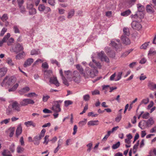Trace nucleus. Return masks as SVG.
<instances>
[{"mask_svg": "<svg viewBox=\"0 0 156 156\" xmlns=\"http://www.w3.org/2000/svg\"><path fill=\"white\" fill-rule=\"evenodd\" d=\"M16 81V78L12 76L9 78V77L7 76L3 80L1 85L2 87H6L12 85Z\"/></svg>", "mask_w": 156, "mask_h": 156, "instance_id": "obj_1", "label": "nucleus"}, {"mask_svg": "<svg viewBox=\"0 0 156 156\" xmlns=\"http://www.w3.org/2000/svg\"><path fill=\"white\" fill-rule=\"evenodd\" d=\"M62 100H58L54 102V104L51 108V109L55 113H58L61 111L60 106L62 103Z\"/></svg>", "mask_w": 156, "mask_h": 156, "instance_id": "obj_2", "label": "nucleus"}, {"mask_svg": "<svg viewBox=\"0 0 156 156\" xmlns=\"http://www.w3.org/2000/svg\"><path fill=\"white\" fill-rule=\"evenodd\" d=\"M72 80L75 82L78 83L80 81L81 76L80 73L76 70L73 71L72 74Z\"/></svg>", "mask_w": 156, "mask_h": 156, "instance_id": "obj_3", "label": "nucleus"}, {"mask_svg": "<svg viewBox=\"0 0 156 156\" xmlns=\"http://www.w3.org/2000/svg\"><path fill=\"white\" fill-rule=\"evenodd\" d=\"M23 46L22 44L19 43H16L15 44L14 46L12 47V51L17 54L23 51Z\"/></svg>", "mask_w": 156, "mask_h": 156, "instance_id": "obj_4", "label": "nucleus"}, {"mask_svg": "<svg viewBox=\"0 0 156 156\" xmlns=\"http://www.w3.org/2000/svg\"><path fill=\"white\" fill-rule=\"evenodd\" d=\"M98 56L102 61L108 63L110 62L108 58L105 54L104 51H101L98 54Z\"/></svg>", "mask_w": 156, "mask_h": 156, "instance_id": "obj_5", "label": "nucleus"}, {"mask_svg": "<svg viewBox=\"0 0 156 156\" xmlns=\"http://www.w3.org/2000/svg\"><path fill=\"white\" fill-rule=\"evenodd\" d=\"M34 103V101L31 99H24L20 102V105L21 106H25L29 104L33 105Z\"/></svg>", "mask_w": 156, "mask_h": 156, "instance_id": "obj_6", "label": "nucleus"}, {"mask_svg": "<svg viewBox=\"0 0 156 156\" xmlns=\"http://www.w3.org/2000/svg\"><path fill=\"white\" fill-rule=\"evenodd\" d=\"M132 28L134 30H139L140 29L142 26L141 24L136 20H133L131 23Z\"/></svg>", "mask_w": 156, "mask_h": 156, "instance_id": "obj_7", "label": "nucleus"}, {"mask_svg": "<svg viewBox=\"0 0 156 156\" xmlns=\"http://www.w3.org/2000/svg\"><path fill=\"white\" fill-rule=\"evenodd\" d=\"M120 40L118 39L117 40H113L111 41V43L110 44V45L113 47L116 50L121 47L120 44Z\"/></svg>", "mask_w": 156, "mask_h": 156, "instance_id": "obj_8", "label": "nucleus"}, {"mask_svg": "<svg viewBox=\"0 0 156 156\" xmlns=\"http://www.w3.org/2000/svg\"><path fill=\"white\" fill-rule=\"evenodd\" d=\"M130 16L133 21V20H138V19L141 20L144 18V14L143 13H141V14H140L137 12L135 15H133L132 14Z\"/></svg>", "mask_w": 156, "mask_h": 156, "instance_id": "obj_9", "label": "nucleus"}, {"mask_svg": "<svg viewBox=\"0 0 156 156\" xmlns=\"http://www.w3.org/2000/svg\"><path fill=\"white\" fill-rule=\"evenodd\" d=\"M20 105H21L20 104H19L16 101L13 102L12 105V108L13 110L17 112H19L20 111Z\"/></svg>", "mask_w": 156, "mask_h": 156, "instance_id": "obj_10", "label": "nucleus"}, {"mask_svg": "<svg viewBox=\"0 0 156 156\" xmlns=\"http://www.w3.org/2000/svg\"><path fill=\"white\" fill-rule=\"evenodd\" d=\"M76 69L79 71L80 74L83 75L85 79L87 78V76L86 75V73L84 72L83 69L81 66L79 64H77L76 65Z\"/></svg>", "mask_w": 156, "mask_h": 156, "instance_id": "obj_11", "label": "nucleus"}, {"mask_svg": "<svg viewBox=\"0 0 156 156\" xmlns=\"http://www.w3.org/2000/svg\"><path fill=\"white\" fill-rule=\"evenodd\" d=\"M128 37V36L122 35L121 37V40L126 45H129L130 44V41Z\"/></svg>", "mask_w": 156, "mask_h": 156, "instance_id": "obj_12", "label": "nucleus"}, {"mask_svg": "<svg viewBox=\"0 0 156 156\" xmlns=\"http://www.w3.org/2000/svg\"><path fill=\"white\" fill-rule=\"evenodd\" d=\"M49 82L51 83L55 84L56 87H58L59 86V83L57 80L56 77H50Z\"/></svg>", "mask_w": 156, "mask_h": 156, "instance_id": "obj_13", "label": "nucleus"}, {"mask_svg": "<svg viewBox=\"0 0 156 156\" xmlns=\"http://www.w3.org/2000/svg\"><path fill=\"white\" fill-rule=\"evenodd\" d=\"M143 121L145 122V125L148 127L151 126L154 123V121L152 118H150L147 121L144 120Z\"/></svg>", "mask_w": 156, "mask_h": 156, "instance_id": "obj_14", "label": "nucleus"}, {"mask_svg": "<svg viewBox=\"0 0 156 156\" xmlns=\"http://www.w3.org/2000/svg\"><path fill=\"white\" fill-rule=\"evenodd\" d=\"M137 13L141 14V13H143V12L145 10V7L143 5L139 3L137 4Z\"/></svg>", "mask_w": 156, "mask_h": 156, "instance_id": "obj_15", "label": "nucleus"}, {"mask_svg": "<svg viewBox=\"0 0 156 156\" xmlns=\"http://www.w3.org/2000/svg\"><path fill=\"white\" fill-rule=\"evenodd\" d=\"M10 36V34L9 33H7L6 35L3 38L2 40L0 41V47L2 46L4 42H6L8 38Z\"/></svg>", "mask_w": 156, "mask_h": 156, "instance_id": "obj_16", "label": "nucleus"}, {"mask_svg": "<svg viewBox=\"0 0 156 156\" xmlns=\"http://www.w3.org/2000/svg\"><path fill=\"white\" fill-rule=\"evenodd\" d=\"M34 59L32 58H29L27 59L24 62L23 64V66L26 68L30 66L31 63L34 62Z\"/></svg>", "mask_w": 156, "mask_h": 156, "instance_id": "obj_17", "label": "nucleus"}, {"mask_svg": "<svg viewBox=\"0 0 156 156\" xmlns=\"http://www.w3.org/2000/svg\"><path fill=\"white\" fill-rule=\"evenodd\" d=\"M92 61L93 62V63L90 62L89 65L90 66L93 68V69L96 68V67L95 66H100V63L99 62H97L95 60L93 59H92Z\"/></svg>", "mask_w": 156, "mask_h": 156, "instance_id": "obj_18", "label": "nucleus"}, {"mask_svg": "<svg viewBox=\"0 0 156 156\" xmlns=\"http://www.w3.org/2000/svg\"><path fill=\"white\" fill-rule=\"evenodd\" d=\"M22 127L21 124H19L17 127L16 131V135L18 137L22 133Z\"/></svg>", "mask_w": 156, "mask_h": 156, "instance_id": "obj_19", "label": "nucleus"}, {"mask_svg": "<svg viewBox=\"0 0 156 156\" xmlns=\"http://www.w3.org/2000/svg\"><path fill=\"white\" fill-rule=\"evenodd\" d=\"M98 73V71L96 68H94L91 70L90 72V77H93L94 76L96 75Z\"/></svg>", "mask_w": 156, "mask_h": 156, "instance_id": "obj_20", "label": "nucleus"}, {"mask_svg": "<svg viewBox=\"0 0 156 156\" xmlns=\"http://www.w3.org/2000/svg\"><path fill=\"white\" fill-rule=\"evenodd\" d=\"M7 71V68L4 67L0 69V77L4 76L6 73Z\"/></svg>", "mask_w": 156, "mask_h": 156, "instance_id": "obj_21", "label": "nucleus"}, {"mask_svg": "<svg viewBox=\"0 0 156 156\" xmlns=\"http://www.w3.org/2000/svg\"><path fill=\"white\" fill-rule=\"evenodd\" d=\"M148 86L150 89L152 90H154L155 89H156V84L151 81L149 82Z\"/></svg>", "mask_w": 156, "mask_h": 156, "instance_id": "obj_22", "label": "nucleus"}, {"mask_svg": "<svg viewBox=\"0 0 156 156\" xmlns=\"http://www.w3.org/2000/svg\"><path fill=\"white\" fill-rule=\"evenodd\" d=\"M74 9H71L68 13L67 18L68 19L71 18L74 15Z\"/></svg>", "mask_w": 156, "mask_h": 156, "instance_id": "obj_23", "label": "nucleus"}, {"mask_svg": "<svg viewBox=\"0 0 156 156\" xmlns=\"http://www.w3.org/2000/svg\"><path fill=\"white\" fill-rule=\"evenodd\" d=\"M41 140V139H40L38 136H36L34 137L33 142H34V144L35 145H38L40 144Z\"/></svg>", "mask_w": 156, "mask_h": 156, "instance_id": "obj_24", "label": "nucleus"}, {"mask_svg": "<svg viewBox=\"0 0 156 156\" xmlns=\"http://www.w3.org/2000/svg\"><path fill=\"white\" fill-rule=\"evenodd\" d=\"M131 13V10L129 9L125 11L122 12L121 13V15L122 16L126 17L129 15Z\"/></svg>", "mask_w": 156, "mask_h": 156, "instance_id": "obj_25", "label": "nucleus"}, {"mask_svg": "<svg viewBox=\"0 0 156 156\" xmlns=\"http://www.w3.org/2000/svg\"><path fill=\"white\" fill-rule=\"evenodd\" d=\"M123 34L122 35L125 36H129L130 35V33L129 29L127 28L124 27L123 29Z\"/></svg>", "mask_w": 156, "mask_h": 156, "instance_id": "obj_26", "label": "nucleus"}, {"mask_svg": "<svg viewBox=\"0 0 156 156\" xmlns=\"http://www.w3.org/2000/svg\"><path fill=\"white\" fill-rule=\"evenodd\" d=\"M2 154L3 156H12V155L10 154V152L7 150H4L2 152Z\"/></svg>", "mask_w": 156, "mask_h": 156, "instance_id": "obj_27", "label": "nucleus"}, {"mask_svg": "<svg viewBox=\"0 0 156 156\" xmlns=\"http://www.w3.org/2000/svg\"><path fill=\"white\" fill-rule=\"evenodd\" d=\"M99 124V121L98 120L94 121H91L88 122V125L90 126L98 125Z\"/></svg>", "mask_w": 156, "mask_h": 156, "instance_id": "obj_28", "label": "nucleus"}, {"mask_svg": "<svg viewBox=\"0 0 156 156\" xmlns=\"http://www.w3.org/2000/svg\"><path fill=\"white\" fill-rule=\"evenodd\" d=\"M19 26L16 25H14L13 26V30L15 34L20 33V30H19Z\"/></svg>", "mask_w": 156, "mask_h": 156, "instance_id": "obj_29", "label": "nucleus"}, {"mask_svg": "<svg viewBox=\"0 0 156 156\" xmlns=\"http://www.w3.org/2000/svg\"><path fill=\"white\" fill-rule=\"evenodd\" d=\"M24 124L27 127L30 126H32L34 127L36 126V124L34 123L32 121H28L25 122L24 123Z\"/></svg>", "mask_w": 156, "mask_h": 156, "instance_id": "obj_30", "label": "nucleus"}, {"mask_svg": "<svg viewBox=\"0 0 156 156\" xmlns=\"http://www.w3.org/2000/svg\"><path fill=\"white\" fill-rule=\"evenodd\" d=\"M24 55V52L23 51L22 52L18 54L16 56V59H20L22 58Z\"/></svg>", "mask_w": 156, "mask_h": 156, "instance_id": "obj_31", "label": "nucleus"}, {"mask_svg": "<svg viewBox=\"0 0 156 156\" xmlns=\"http://www.w3.org/2000/svg\"><path fill=\"white\" fill-rule=\"evenodd\" d=\"M26 96L29 98H33L34 97H36L37 96V95L34 92L30 93L27 94L25 95Z\"/></svg>", "mask_w": 156, "mask_h": 156, "instance_id": "obj_32", "label": "nucleus"}, {"mask_svg": "<svg viewBox=\"0 0 156 156\" xmlns=\"http://www.w3.org/2000/svg\"><path fill=\"white\" fill-rule=\"evenodd\" d=\"M40 53V52L39 50L33 49L30 52L31 55H37Z\"/></svg>", "mask_w": 156, "mask_h": 156, "instance_id": "obj_33", "label": "nucleus"}, {"mask_svg": "<svg viewBox=\"0 0 156 156\" xmlns=\"http://www.w3.org/2000/svg\"><path fill=\"white\" fill-rule=\"evenodd\" d=\"M8 130L10 132L9 136L10 137H11L13 136L14 134L15 128L14 127H10L9 129Z\"/></svg>", "mask_w": 156, "mask_h": 156, "instance_id": "obj_34", "label": "nucleus"}, {"mask_svg": "<svg viewBox=\"0 0 156 156\" xmlns=\"http://www.w3.org/2000/svg\"><path fill=\"white\" fill-rule=\"evenodd\" d=\"M8 19V17L6 14H4L2 17L0 16V19L3 22L6 21Z\"/></svg>", "mask_w": 156, "mask_h": 156, "instance_id": "obj_35", "label": "nucleus"}, {"mask_svg": "<svg viewBox=\"0 0 156 156\" xmlns=\"http://www.w3.org/2000/svg\"><path fill=\"white\" fill-rule=\"evenodd\" d=\"M29 90L30 88H29V87H26L21 89L20 91V93H25L29 91Z\"/></svg>", "mask_w": 156, "mask_h": 156, "instance_id": "obj_36", "label": "nucleus"}, {"mask_svg": "<svg viewBox=\"0 0 156 156\" xmlns=\"http://www.w3.org/2000/svg\"><path fill=\"white\" fill-rule=\"evenodd\" d=\"M45 9V6L43 4H41L39 5L38 9L40 12H43Z\"/></svg>", "mask_w": 156, "mask_h": 156, "instance_id": "obj_37", "label": "nucleus"}, {"mask_svg": "<svg viewBox=\"0 0 156 156\" xmlns=\"http://www.w3.org/2000/svg\"><path fill=\"white\" fill-rule=\"evenodd\" d=\"M24 150V148L20 146H18L16 148L17 152L18 153H22Z\"/></svg>", "mask_w": 156, "mask_h": 156, "instance_id": "obj_38", "label": "nucleus"}, {"mask_svg": "<svg viewBox=\"0 0 156 156\" xmlns=\"http://www.w3.org/2000/svg\"><path fill=\"white\" fill-rule=\"evenodd\" d=\"M87 122V119H84L83 120L79 122V124L80 126H82L85 125Z\"/></svg>", "mask_w": 156, "mask_h": 156, "instance_id": "obj_39", "label": "nucleus"}, {"mask_svg": "<svg viewBox=\"0 0 156 156\" xmlns=\"http://www.w3.org/2000/svg\"><path fill=\"white\" fill-rule=\"evenodd\" d=\"M149 102V99L148 98H147L145 99H143L141 101L140 105H141L142 104H144L146 105Z\"/></svg>", "mask_w": 156, "mask_h": 156, "instance_id": "obj_40", "label": "nucleus"}, {"mask_svg": "<svg viewBox=\"0 0 156 156\" xmlns=\"http://www.w3.org/2000/svg\"><path fill=\"white\" fill-rule=\"evenodd\" d=\"M14 41V39L13 38L11 37L9 38L6 42H7L8 45L10 46L12 45V43Z\"/></svg>", "mask_w": 156, "mask_h": 156, "instance_id": "obj_41", "label": "nucleus"}, {"mask_svg": "<svg viewBox=\"0 0 156 156\" xmlns=\"http://www.w3.org/2000/svg\"><path fill=\"white\" fill-rule=\"evenodd\" d=\"M147 11L148 12L153 13V11L152 7L150 5H147L146 7Z\"/></svg>", "mask_w": 156, "mask_h": 156, "instance_id": "obj_42", "label": "nucleus"}, {"mask_svg": "<svg viewBox=\"0 0 156 156\" xmlns=\"http://www.w3.org/2000/svg\"><path fill=\"white\" fill-rule=\"evenodd\" d=\"M45 132L46 130L44 129H43L41 131L39 136H38L40 139H41V138L44 136Z\"/></svg>", "mask_w": 156, "mask_h": 156, "instance_id": "obj_43", "label": "nucleus"}, {"mask_svg": "<svg viewBox=\"0 0 156 156\" xmlns=\"http://www.w3.org/2000/svg\"><path fill=\"white\" fill-rule=\"evenodd\" d=\"M18 86L19 84L18 83H16L12 88L9 90V91L10 92L14 91L18 87Z\"/></svg>", "mask_w": 156, "mask_h": 156, "instance_id": "obj_44", "label": "nucleus"}, {"mask_svg": "<svg viewBox=\"0 0 156 156\" xmlns=\"http://www.w3.org/2000/svg\"><path fill=\"white\" fill-rule=\"evenodd\" d=\"M29 13L30 15L35 14L36 13V9L34 8L29 10Z\"/></svg>", "mask_w": 156, "mask_h": 156, "instance_id": "obj_45", "label": "nucleus"}, {"mask_svg": "<svg viewBox=\"0 0 156 156\" xmlns=\"http://www.w3.org/2000/svg\"><path fill=\"white\" fill-rule=\"evenodd\" d=\"M120 144V142L118 141L116 144H114L112 145V148L113 149H116L119 147Z\"/></svg>", "mask_w": 156, "mask_h": 156, "instance_id": "obj_46", "label": "nucleus"}, {"mask_svg": "<svg viewBox=\"0 0 156 156\" xmlns=\"http://www.w3.org/2000/svg\"><path fill=\"white\" fill-rule=\"evenodd\" d=\"M122 72H119L116 78L115 79V81H117L119 80L121 78Z\"/></svg>", "mask_w": 156, "mask_h": 156, "instance_id": "obj_47", "label": "nucleus"}, {"mask_svg": "<svg viewBox=\"0 0 156 156\" xmlns=\"http://www.w3.org/2000/svg\"><path fill=\"white\" fill-rule=\"evenodd\" d=\"M122 119V115L121 112L119 113L118 115L115 118V121L117 122H119Z\"/></svg>", "mask_w": 156, "mask_h": 156, "instance_id": "obj_48", "label": "nucleus"}, {"mask_svg": "<svg viewBox=\"0 0 156 156\" xmlns=\"http://www.w3.org/2000/svg\"><path fill=\"white\" fill-rule=\"evenodd\" d=\"M108 55L111 58H114L115 56V53L114 51H112L108 52Z\"/></svg>", "mask_w": 156, "mask_h": 156, "instance_id": "obj_49", "label": "nucleus"}, {"mask_svg": "<svg viewBox=\"0 0 156 156\" xmlns=\"http://www.w3.org/2000/svg\"><path fill=\"white\" fill-rule=\"evenodd\" d=\"M7 29L5 27H3L2 30L0 33V36H2L4 35L5 33L7 31Z\"/></svg>", "mask_w": 156, "mask_h": 156, "instance_id": "obj_50", "label": "nucleus"}, {"mask_svg": "<svg viewBox=\"0 0 156 156\" xmlns=\"http://www.w3.org/2000/svg\"><path fill=\"white\" fill-rule=\"evenodd\" d=\"M10 120V118L5 119V120H3L2 121H1L0 122V123L2 125L4 123L5 124H7L9 122Z\"/></svg>", "mask_w": 156, "mask_h": 156, "instance_id": "obj_51", "label": "nucleus"}, {"mask_svg": "<svg viewBox=\"0 0 156 156\" xmlns=\"http://www.w3.org/2000/svg\"><path fill=\"white\" fill-rule=\"evenodd\" d=\"M49 136L48 135H46L44 137V141L43 142L44 144H45L46 145L47 144L49 140L48 139Z\"/></svg>", "mask_w": 156, "mask_h": 156, "instance_id": "obj_52", "label": "nucleus"}, {"mask_svg": "<svg viewBox=\"0 0 156 156\" xmlns=\"http://www.w3.org/2000/svg\"><path fill=\"white\" fill-rule=\"evenodd\" d=\"M48 2L52 6H54L55 3V0H48Z\"/></svg>", "mask_w": 156, "mask_h": 156, "instance_id": "obj_53", "label": "nucleus"}, {"mask_svg": "<svg viewBox=\"0 0 156 156\" xmlns=\"http://www.w3.org/2000/svg\"><path fill=\"white\" fill-rule=\"evenodd\" d=\"M62 79L63 81V83L65 85L68 86L69 85V83L65 77H63L62 78Z\"/></svg>", "mask_w": 156, "mask_h": 156, "instance_id": "obj_54", "label": "nucleus"}, {"mask_svg": "<svg viewBox=\"0 0 156 156\" xmlns=\"http://www.w3.org/2000/svg\"><path fill=\"white\" fill-rule=\"evenodd\" d=\"M20 12L23 14H24L26 12V9L23 5L19 6Z\"/></svg>", "mask_w": 156, "mask_h": 156, "instance_id": "obj_55", "label": "nucleus"}, {"mask_svg": "<svg viewBox=\"0 0 156 156\" xmlns=\"http://www.w3.org/2000/svg\"><path fill=\"white\" fill-rule=\"evenodd\" d=\"M51 63L53 64H55L57 65V66L58 67H59L60 66V64L56 60L53 59H51Z\"/></svg>", "mask_w": 156, "mask_h": 156, "instance_id": "obj_56", "label": "nucleus"}, {"mask_svg": "<svg viewBox=\"0 0 156 156\" xmlns=\"http://www.w3.org/2000/svg\"><path fill=\"white\" fill-rule=\"evenodd\" d=\"M9 150L12 152L13 153L15 151V145L14 144H12L10 146Z\"/></svg>", "mask_w": 156, "mask_h": 156, "instance_id": "obj_57", "label": "nucleus"}, {"mask_svg": "<svg viewBox=\"0 0 156 156\" xmlns=\"http://www.w3.org/2000/svg\"><path fill=\"white\" fill-rule=\"evenodd\" d=\"M41 66L44 69H48L49 67L48 65L46 62L43 63L42 64Z\"/></svg>", "mask_w": 156, "mask_h": 156, "instance_id": "obj_58", "label": "nucleus"}, {"mask_svg": "<svg viewBox=\"0 0 156 156\" xmlns=\"http://www.w3.org/2000/svg\"><path fill=\"white\" fill-rule=\"evenodd\" d=\"M65 106L66 107H67L70 105L72 104V101L69 100L66 101L65 102Z\"/></svg>", "mask_w": 156, "mask_h": 156, "instance_id": "obj_59", "label": "nucleus"}, {"mask_svg": "<svg viewBox=\"0 0 156 156\" xmlns=\"http://www.w3.org/2000/svg\"><path fill=\"white\" fill-rule=\"evenodd\" d=\"M149 115V113L146 112L142 115V117L144 119H147L148 118Z\"/></svg>", "mask_w": 156, "mask_h": 156, "instance_id": "obj_60", "label": "nucleus"}, {"mask_svg": "<svg viewBox=\"0 0 156 156\" xmlns=\"http://www.w3.org/2000/svg\"><path fill=\"white\" fill-rule=\"evenodd\" d=\"M98 114H94L93 112H88V116H91L92 117H97Z\"/></svg>", "mask_w": 156, "mask_h": 156, "instance_id": "obj_61", "label": "nucleus"}, {"mask_svg": "<svg viewBox=\"0 0 156 156\" xmlns=\"http://www.w3.org/2000/svg\"><path fill=\"white\" fill-rule=\"evenodd\" d=\"M49 98L50 96L48 95L43 96L42 98V101L44 102H46Z\"/></svg>", "mask_w": 156, "mask_h": 156, "instance_id": "obj_62", "label": "nucleus"}, {"mask_svg": "<svg viewBox=\"0 0 156 156\" xmlns=\"http://www.w3.org/2000/svg\"><path fill=\"white\" fill-rule=\"evenodd\" d=\"M148 44L147 43H145L140 46V48L141 49H146L147 47L148 46Z\"/></svg>", "mask_w": 156, "mask_h": 156, "instance_id": "obj_63", "label": "nucleus"}, {"mask_svg": "<svg viewBox=\"0 0 156 156\" xmlns=\"http://www.w3.org/2000/svg\"><path fill=\"white\" fill-rule=\"evenodd\" d=\"M136 1V0H129L128 3L130 6H132L134 5Z\"/></svg>", "mask_w": 156, "mask_h": 156, "instance_id": "obj_64", "label": "nucleus"}]
</instances>
